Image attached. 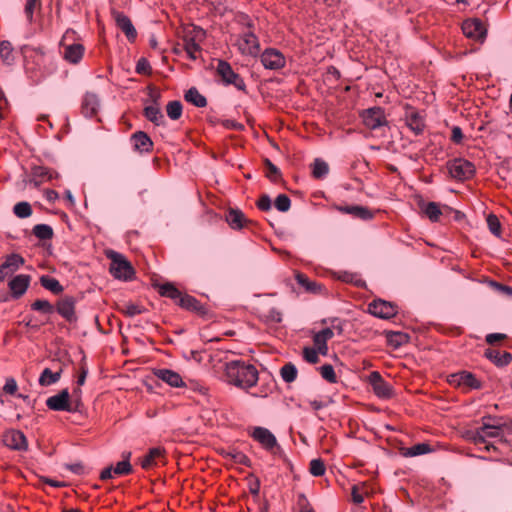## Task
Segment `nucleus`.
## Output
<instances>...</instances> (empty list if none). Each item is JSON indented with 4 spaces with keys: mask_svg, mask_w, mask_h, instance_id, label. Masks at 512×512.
Instances as JSON below:
<instances>
[{
    "mask_svg": "<svg viewBox=\"0 0 512 512\" xmlns=\"http://www.w3.org/2000/svg\"><path fill=\"white\" fill-rule=\"evenodd\" d=\"M224 379L228 384L247 391L257 384L259 374L253 364L231 360L225 363Z\"/></svg>",
    "mask_w": 512,
    "mask_h": 512,
    "instance_id": "1",
    "label": "nucleus"
},
{
    "mask_svg": "<svg viewBox=\"0 0 512 512\" xmlns=\"http://www.w3.org/2000/svg\"><path fill=\"white\" fill-rule=\"evenodd\" d=\"M491 417L484 418L482 426L471 433L470 439L475 444L486 443L488 438L498 439L502 437V424L490 423Z\"/></svg>",
    "mask_w": 512,
    "mask_h": 512,
    "instance_id": "2",
    "label": "nucleus"
},
{
    "mask_svg": "<svg viewBox=\"0 0 512 512\" xmlns=\"http://www.w3.org/2000/svg\"><path fill=\"white\" fill-rule=\"evenodd\" d=\"M105 255L111 260L109 271L112 276L119 280H128V260L122 254L111 249L106 250Z\"/></svg>",
    "mask_w": 512,
    "mask_h": 512,
    "instance_id": "3",
    "label": "nucleus"
},
{
    "mask_svg": "<svg viewBox=\"0 0 512 512\" xmlns=\"http://www.w3.org/2000/svg\"><path fill=\"white\" fill-rule=\"evenodd\" d=\"M216 71L225 85H233L238 90L245 91L246 85L244 80L232 69L227 61L219 60Z\"/></svg>",
    "mask_w": 512,
    "mask_h": 512,
    "instance_id": "4",
    "label": "nucleus"
},
{
    "mask_svg": "<svg viewBox=\"0 0 512 512\" xmlns=\"http://www.w3.org/2000/svg\"><path fill=\"white\" fill-rule=\"evenodd\" d=\"M448 171L456 180H466L475 173V166L470 161L463 158H456L447 164Z\"/></svg>",
    "mask_w": 512,
    "mask_h": 512,
    "instance_id": "5",
    "label": "nucleus"
},
{
    "mask_svg": "<svg viewBox=\"0 0 512 512\" xmlns=\"http://www.w3.org/2000/svg\"><path fill=\"white\" fill-rule=\"evenodd\" d=\"M251 436L262 448L273 454H276L277 450H280L275 435L267 428L260 426L254 427Z\"/></svg>",
    "mask_w": 512,
    "mask_h": 512,
    "instance_id": "6",
    "label": "nucleus"
},
{
    "mask_svg": "<svg viewBox=\"0 0 512 512\" xmlns=\"http://www.w3.org/2000/svg\"><path fill=\"white\" fill-rule=\"evenodd\" d=\"M368 382L377 397L381 399H388L392 397L393 387L383 379L378 371H373L369 374Z\"/></svg>",
    "mask_w": 512,
    "mask_h": 512,
    "instance_id": "7",
    "label": "nucleus"
},
{
    "mask_svg": "<svg viewBox=\"0 0 512 512\" xmlns=\"http://www.w3.org/2000/svg\"><path fill=\"white\" fill-rule=\"evenodd\" d=\"M262 65L269 70L282 69L286 64L284 55L275 48L265 49L260 57Z\"/></svg>",
    "mask_w": 512,
    "mask_h": 512,
    "instance_id": "8",
    "label": "nucleus"
},
{
    "mask_svg": "<svg viewBox=\"0 0 512 512\" xmlns=\"http://www.w3.org/2000/svg\"><path fill=\"white\" fill-rule=\"evenodd\" d=\"M363 123L369 129L375 130L387 124L384 109L372 107L363 112Z\"/></svg>",
    "mask_w": 512,
    "mask_h": 512,
    "instance_id": "9",
    "label": "nucleus"
},
{
    "mask_svg": "<svg viewBox=\"0 0 512 512\" xmlns=\"http://www.w3.org/2000/svg\"><path fill=\"white\" fill-rule=\"evenodd\" d=\"M368 310L373 316L381 319H390L397 313V309L394 304L381 299L374 300L370 303Z\"/></svg>",
    "mask_w": 512,
    "mask_h": 512,
    "instance_id": "10",
    "label": "nucleus"
},
{
    "mask_svg": "<svg viewBox=\"0 0 512 512\" xmlns=\"http://www.w3.org/2000/svg\"><path fill=\"white\" fill-rule=\"evenodd\" d=\"M238 47L242 54L256 56L260 51V44L253 32H245L238 41Z\"/></svg>",
    "mask_w": 512,
    "mask_h": 512,
    "instance_id": "11",
    "label": "nucleus"
},
{
    "mask_svg": "<svg viewBox=\"0 0 512 512\" xmlns=\"http://www.w3.org/2000/svg\"><path fill=\"white\" fill-rule=\"evenodd\" d=\"M70 394L68 389L61 390L58 394L50 396L46 400V405L50 410L53 411H67L71 412V406L69 403Z\"/></svg>",
    "mask_w": 512,
    "mask_h": 512,
    "instance_id": "12",
    "label": "nucleus"
},
{
    "mask_svg": "<svg viewBox=\"0 0 512 512\" xmlns=\"http://www.w3.org/2000/svg\"><path fill=\"white\" fill-rule=\"evenodd\" d=\"M139 464L143 469H151L160 464H164V450L160 447H154L141 458Z\"/></svg>",
    "mask_w": 512,
    "mask_h": 512,
    "instance_id": "13",
    "label": "nucleus"
},
{
    "mask_svg": "<svg viewBox=\"0 0 512 512\" xmlns=\"http://www.w3.org/2000/svg\"><path fill=\"white\" fill-rule=\"evenodd\" d=\"M463 34L474 40H482L485 36V28L478 19H468L462 24Z\"/></svg>",
    "mask_w": 512,
    "mask_h": 512,
    "instance_id": "14",
    "label": "nucleus"
},
{
    "mask_svg": "<svg viewBox=\"0 0 512 512\" xmlns=\"http://www.w3.org/2000/svg\"><path fill=\"white\" fill-rule=\"evenodd\" d=\"M57 312L69 323H75L77 316L75 313V299L71 296H66L58 301Z\"/></svg>",
    "mask_w": 512,
    "mask_h": 512,
    "instance_id": "15",
    "label": "nucleus"
},
{
    "mask_svg": "<svg viewBox=\"0 0 512 512\" xmlns=\"http://www.w3.org/2000/svg\"><path fill=\"white\" fill-rule=\"evenodd\" d=\"M5 445L13 450L23 451L27 449V439L19 430H10L4 434Z\"/></svg>",
    "mask_w": 512,
    "mask_h": 512,
    "instance_id": "16",
    "label": "nucleus"
},
{
    "mask_svg": "<svg viewBox=\"0 0 512 512\" xmlns=\"http://www.w3.org/2000/svg\"><path fill=\"white\" fill-rule=\"evenodd\" d=\"M130 141L132 142L133 150L140 154L149 153L153 148V141L143 131L135 132L130 137Z\"/></svg>",
    "mask_w": 512,
    "mask_h": 512,
    "instance_id": "17",
    "label": "nucleus"
},
{
    "mask_svg": "<svg viewBox=\"0 0 512 512\" xmlns=\"http://www.w3.org/2000/svg\"><path fill=\"white\" fill-rule=\"evenodd\" d=\"M450 382L458 386H463L470 389L481 388V382L475 377L474 374L467 371H462L451 375Z\"/></svg>",
    "mask_w": 512,
    "mask_h": 512,
    "instance_id": "18",
    "label": "nucleus"
},
{
    "mask_svg": "<svg viewBox=\"0 0 512 512\" xmlns=\"http://www.w3.org/2000/svg\"><path fill=\"white\" fill-rule=\"evenodd\" d=\"M101 107V102L95 93L87 92L82 100V113L86 118L95 116Z\"/></svg>",
    "mask_w": 512,
    "mask_h": 512,
    "instance_id": "19",
    "label": "nucleus"
},
{
    "mask_svg": "<svg viewBox=\"0 0 512 512\" xmlns=\"http://www.w3.org/2000/svg\"><path fill=\"white\" fill-rule=\"evenodd\" d=\"M155 376L171 387H182L185 385L181 375L171 369L160 368L154 371Z\"/></svg>",
    "mask_w": 512,
    "mask_h": 512,
    "instance_id": "20",
    "label": "nucleus"
},
{
    "mask_svg": "<svg viewBox=\"0 0 512 512\" xmlns=\"http://www.w3.org/2000/svg\"><path fill=\"white\" fill-rule=\"evenodd\" d=\"M128 474V455L123 456V459L119 461L115 466H110L103 469L100 473V479L106 481L108 479H115L120 475Z\"/></svg>",
    "mask_w": 512,
    "mask_h": 512,
    "instance_id": "21",
    "label": "nucleus"
},
{
    "mask_svg": "<svg viewBox=\"0 0 512 512\" xmlns=\"http://www.w3.org/2000/svg\"><path fill=\"white\" fill-rule=\"evenodd\" d=\"M30 280L31 277L26 274H19L10 280L9 288L12 292L13 298L18 299L26 292L30 285Z\"/></svg>",
    "mask_w": 512,
    "mask_h": 512,
    "instance_id": "22",
    "label": "nucleus"
},
{
    "mask_svg": "<svg viewBox=\"0 0 512 512\" xmlns=\"http://www.w3.org/2000/svg\"><path fill=\"white\" fill-rule=\"evenodd\" d=\"M406 124L416 135L422 134L425 128V122L422 115L416 111L406 113Z\"/></svg>",
    "mask_w": 512,
    "mask_h": 512,
    "instance_id": "23",
    "label": "nucleus"
},
{
    "mask_svg": "<svg viewBox=\"0 0 512 512\" xmlns=\"http://www.w3.org/2000/svg\"><path fill=\"white\" fill-rule=\"evenodd\" d=\"M337 210L362 220H369L373 217L372 212L368 208L359 205L339 206Z\"/></svg>",
    "mask_w": 512,
    "mask_h": 512,
    "instance_id": "24",
    "label": "nucleus"
},
{
    "mask_svg": "<svg viewBox=\"0 0 512 512\" xmlns=\"http://www.w3.org/2000/svg\"><path fill=\"white\" fill-rule=\"evenodd\" d=\"M485 356L497 366L508 365L512 360V355L510 353L501 352L492 348H489L485 351Z\"/></svg>",
    "mask_w": 512,
    "mask_h": 512,
    "instance_id": "25",
    "label": "nucleus"
},
{
    "mask_svg": "<svg viewBox=\"0 0 512 512\" xmlns=\"http://www.w3.org/2000/svg\"><path fill=\"white\" fill-rule=\"evenodd\" d=\"M144 116L156 126L164 124V115L161 112L159 105H147L144 108Z\"/></svg>",
    "mask_w": 512,
    "mask_h": 512,
    "instance_id": "26",
    "label": "nucleus"
},
{
    "mask_svg": "<svg viewBox=\"0 0 512 512\" xmlns=\"http://www.w3.org/2000/svg\"><path fill=\"white\" fill-rule=\"evenodd\" d=\"M226 221L232 229H241L247 220L242 211L231 209L226 216Z\"/></svg>",
    "mask_w": 512,
    "mask_h": 512,
    "instance_id": "27",
    "label": "nucleus"
},
{
    "mask_svg": "<svg viewBox=\"0 0 512 512\" xmlns=\"http://www.w3.org/2000/svg\"><path fill=\"white\" fill-rule=\"evenodd\" d=\"M84 48L81 44H72L65 48L64 57L70 63H78L83 56Z\"/></svg>",
    "mask_w": 512,
    "mask_h": 512,
    "instance_id": "28",
    "label": "nucleus"
},
{
    "mask_svg": "<svg viewBox=\"0 0 512 512\" xmlns=\"http://www.w3.org/2000/svg\"><path fill=\"white\" fill-rule=\"evenodd\" d=\"M0 58L6 65H12L15 62L14 49L10 41L0 42Z\"/></svg>",
    "mask_w": 512,
    "mask_h": 512,
    "instance_id": "29",
    "label": "nucleus"
},
{
    "mask_svg": "<svg viewBox=\"0 0 512 512\" xmlns=\"http://www.w3.org/2000/svg\"><path fill=\"white\" fill-rule=\"evenodd\" d=\"M184 97L187 102L196 107L203 108L207 105L206 98L195 87L188 89Z\"/></svg>",
    "mask_w": 512,
    "mask_h": 512,
    "instance_id": "30",
    "label": "nucleus"
},
{
    "mask_svg": "<svg viewBox=\"0 0 512 512\" xmlns=\"http://www.w3.org/2000/svg\"><path fill=\"white\" fill-rule=\"evenodd\" d=\"M62 370L53 372L49 368H45L39 377V384L41 386H50L57 383L61 377Z\"/></svg>",
    "mask_w": 512,
    "mask_h": 512,
    "instance_id": "31",
    "label": "nucleus"
},
{
    "mask_svg": "<svg viewBox=\"0 0 512 512\" xmlns=\"http://www.w3.org/2000/svg\"><path fill=\"white\" fill-rule=\"evenodd\" d=\"M40 283L41 285L52 292L53 294H60L63 291V286L60 284V282L53 277H50L48 275H43L40 277Z\"/></svg>",
    "mask_w": 512,
    "mask_h": 512,
    "instance_id": "32",
    "label": "nucleus"
},
{
    "mask_svg": "<svg viewBox=\"0 0 512 512\" xmlns=\"http://www.w3.org/2000/svg\"><path fill=\"white\" fill-rule=\"evenodd\" d=\"M46 174H48V168L37 165L33 166L31 168L29 183L33 184L35 187H39L41 183L46 180Z\"/></svg>",
    "mask_w": 512,
    "mask_h": 512,
    "instance_id": "33",
    "label": "nucleus"
},
{
    "mask_svg": "<svg viewBox=\"0 0 512 512\" xmlns=\"http://www.w3.org/2000/svg\"><path fill=\"white\" fill-rule=\"evenodd\" d=\"M298 370L296 366L289 362L280 369V375L286 383H292L296 380Z\"/></svg>",
    "mask_w": 512,
    "mask_h": 512,
    "instance_id": "34",
    "label": "nucleus"
},
{
    "mask_svg": "<svg viewBox=\"0 0 512 512\" xmlns=\"http://www.w3.org/2000/svg\"><path fill=\"white\" fill-rule=\"evenodd\" d=\"M159 293L161 296L171 298L177 302L179 301L182 294L172 283H165L160 285Z\"/></svg>",
    "mask_w": 512,
    "mask_h": 512,
    "instance_id": "35",
    "label": "nucleus"
},
{
    "mask_svg": "<svg viewBox=\"0 0 512 512\" xmlns=\"http://www.w3.org/2000/svg\"><path fill=\"white\" fill-rule=\"evenodd\" d=\"M329 172L328 164L322 159H315L312 165V174L317 179L324 178Z\"/></svg>",
    "mask_w": 512,
    "mask_h": 512,
    "instance_id": "36",
    "label": "nucleus"
},
{
    "mask_svg": "<svg viewBox=\"0 0 512 512\" xmlns=\"http://www.w3.org/2000/svg\"><path fill=\"white\" fill-rule=\"evenodd\" d=\"M182 111H183L182 103L178 100L170 101V102H168V104L166 106L167 116L171 120H178L182 115Z\"/></svg>",
    "mask_w": 512,
    "mask_h": 512,
    "instance_id": "37",
    "label": "nucleus"
},
{
    "mask_svg": "<svg viewBox=\"0 0 512 512\" xmlns=\"http://www.w3.org/2000/svg\"><path fill=\"white\" fill-rule=\"evenodd\" d=\"M178 304L187 310L191 311H198L201 308L200 302L190 295H182L180 296V299L178 301Z\"/></svg>",
    "mask_w": 512,
    "mask_h": 512,
    "instance_id": "38",
    "label": "nucleus"
},
{
    "mask_svg": "<svg viewBox=\"0 0 512 512\" xmlns=\"http://www.w3.org/2000/svg\"><path fill=\"white\" fill-rule=\"evenodd\" d=\"M33 234L40 240H49L53 237V229L47 224H37L33 227Z\"/></svg>",
    "mask_w": 512,
    "mask_h": 512,
    "instance_id": "39",
    "label": "nucleus"
},
{
    "mask_svg": "<svg viewBox=\"0 0 512 512\" xmlns=\"http://www.w3.org/2000/svg\"><path fill=\"white\" fill-rule=\"evenodd\" d=\"M184 49L188 57L192 60L197 58V52L200 51V45L196 42L193 37L184 38Z\"/></svg>",
    "mask_w": 512,
    "mask_h": 512,
    "instance_id": "40",
    "label": "nucleus"
},
{
    "mask_svg": "<svg viewBox=\"0 0 512 512\" xmlns=\"http://www.w3.org/2000/svg\"><path fill=\"white\" fill-rule=\"evenodd\" d=\"M423 211L432 222H437L442 214L439 205L435 202L425 204Z\"/></svg>",
    "mask_w": 512,
    "mask_h": 512,
    "instance_id": "41",
    "label": "nucleus"
},
{
    "mask_svg": "<svg viewBox=\"0 0 512 512\" xmlns=\"http://www.w3.org/2000/svg\"><path fill=\"white\" fill-rule=\"evenodd\" d=\"M13 212L18 218L24 219L32 214V208L28 202L22 201L14 205Z\"/></svg>",
    "mask_w": 512,
    "mask_h": 512,
    "instance_id": "42",
    "label": "nucleus"
},
{
    "mask_svg": "<svg viewBox=\"0 0 512 512\" xmlns=\"http://www.w3.org/2000/svg\"><path fill=\"white\" fill-rule=\"evenodd\" d=\"M431 451L429 444L427 443H418L410 448H408L404 455L408 457H415L419 455L427 454Z\"/></svg>",
    "mask_w": 512,
    "mask_h": 512,
    "instance_id": "43",
    "label": "nucleus"
},
{
    "mask_svg": "<svg viewBox=\"0 0 512 512\" xmlns=\"http://www.w3.org/2000/svg\"><path fill=\"white\" fill-rule=\"evenodd\" d=\"M41 7V1L40 0H26L25 6H24V14L26 16L28 23H33L34 21V12L37 8Z\"/></svg>",
    "mask_w": 512,
    "mask_h": 512,
    "instance_id": "44",
    "label": "nucleus"
},
{
    "mask_svg": "<svg viewBox=\"0 0 512 512\" xmlns=\"http://www.w3.org/2000/svg\"><path fill=\"white\" fill-rule=\"evenodd\" d=\"M31 308L43 314H52L55 311L54 306L47 300L38 299L32 303Z\"/></svg>",
    "mask_w": 512,
    "mask_h": 512,
    "instance_id": "45",
    "label": "nucleus"
},
{
    "mask_svg": "<svg viewBox=\"0 0 512 512\" xmlns=\"http://www.w3.org/2000/svg\"><path fill=\"white\" fill-rule=\"evenodd\" d=\"M112 17L125 36L128 37V17L116 10H112Z\"/></svg>",
    "mask_w": 512,
    "mask_h": 512,
    "instance_id": "46",
    "label": "nucleus"
},
{
    "mask_svg": "<svg viewBox=\"0 0 512 512\" xmlns=\"http://www.w3.org/2000/svg\"><path fill=\"white\" fill-rule=\"evenodd\" d=\"M226 457L233 460L235 463L242 464L244 466H250V459L241 451L231 450L226 453Z\"/></svg>",
    "mask_w": 512,
    "mask_h": 512,
    "instance_id": "47",
    "label": "nucleus"
},
{
    "mask_svg": "<svg viewBox=\"0 0 512 512\" xmlns=\"http://www.w3.org/2000/svg\"><path fill=\"white\" fill-rule=\"evenodd\" d=\"M319 370H320V374H321L323 379H325L329 383H336L337 382V377H336V374H335V370H334V367L331 364L322 365L319 368Z\"/></svg>",
    "mask_w": 512,
    "mask_h": 512,
    "instance_id": "48",
    "label": "nucleus"
},
{
    "mask_svg": "<svg viewBox=\"0 0 512 512\" xmlns=\"http://www.w3.org/2000/svg\"><path fill=\"white\" fill-rule=\"evenodd\" d=\"M487 225L490 230V232L495 235L496 237H499L501 234V223L498 219V217L494 214H489L487 216Z\"/></svg>",
    "mask_w": 512,
    "mask_h": 512,
    "instance_id": "49",
    "label": "nucleus"
},
{
    "mask_svg": "<svg viewBox=\"0 0 512 512\" xmlns=\"http://www.w3.org/2000/svg\"><path fill=\"white\" fill-rule=\"evenodd\" d=\"M296 280L299 285L304 287L307 291L316 292L319 289V285L316 282H312L304 274H297Z\"/></svg>",
    "mask_w": 512,
    "mask_h": 512,
    "instance_id": "50",
    "label": "nucleus"
},
{
    "mask_svg": "<svg viewBox=\"0 0 512 512\" xmlns=\"http://www.w3.org/2000/svg\"><path fill=\"white\" fill-rule=\"evenodd\" d=\"M274 205L280 212H287L291 206L290 198L285 194H280L276 197Z\"/></svg>",
    "mask_w": 512,
    "mask_h": 512,
    "instance_id": "51",
    "label": "nucleus"
},
{
    "mask_svg": "<svg viewBox=\"0 0 512 512\" xmlns=\"http://www.w3.org/2000/svg\"><path fill=\"white\" fill-rule=\"evenodd\" d=\"M325 470H326L325 464L321 459L311 460L309 471L313 476H315V477L322 476V475H324Z\"/></svg>",
    "mask_w": 512,
    "mask_h": 512,
    "instance_id": "52",
    "label": "nucleus"
},
{
    "mask_svg": "<svg viewBox=\"0 0 512 512\" xmlns=\"http://www.w3.org/2000/svg\"><path fill=\"white\" fill-rule=\"evenodd\" d=\"M135 71L140 75H149L152 72V67L145 57H141L136 63Z\"/></svg>",
    "mask_w": 512,
    "mask_h": 512,
    "instance_id": "53",
    "label": "nucleus"
},
{
    "mask_svg": "<svg viewBox=\"0 0 512 512\" xmlns=\"http://www.w3.org/2000/svg\"><path fill=\"white\" fill-rule=\"evenodd\" d=\"M8 269L17 270L24 263V259L19 254H10L5 262Z\"/></svg>",
    "mask_w": 512,
    "mask_h": 512,
    "instance_id": "54",
    "label": "nucleus"
},
{
    "mask_svg": "<svg viewBox=\"0 0 512 512\" xmlns=\"http://www.w3.org/2000/svg\"><path fill=\"white\" fill-rule=\"evenodd\" d=\"M266 165V176L273 182H276L280 178L279 169L269 160H265Z\"/></svg>",
    "mask_w": 512,
    "mask_h": 512,
    "instance_id": "55",
    "label": "nucleus"
},
{
    "mask_svg": "<svg viewBox=\"0 0 512 512\" xmlns=\"http://www.w3.org/2000/svg\"><path fill=\"white\" fill-rule=\"evenodd\" d=\"M406 341V335L400 332H394L388 336V342L394 348L400 347Z\"/></svg>",
    "mask_w": 512,
    "mask_h": 512,
    "instance_id": "56",
    "label": "nucleus"
},
{
    "mask_svg": "<svg viewBox=\"0 0 512 512\" xmlns=\"http://www.w3.org/2000/svg\"><path fill=\"white\" fill-rule=\"evenodd\" d=\"M313 343L317 352L321 355H326L328 353L327 341L318 337L317 335L313 336Z\"/></svg>",
    "mask_w": 512,
    "mask_h": 512,
    "instance_id": "57",
    "label": "nucleus"
},
{
    "mask_svg": "<svg viewBox=\"0 0 512 512\" xmlns=\"http://www.w3.org/2000/svg\"><path fill=\"white\" fill-rule=\"evenodd\" d=\"M318 353L316 349L310 347H306L303 350L304 359L311 364H315L319 361Z\"/></svg>",
    "mask_w": 512,
    "mask_h": 512,
    "instance_id": "58",
    "label": "nucleus"
},
{
    "mask_svg": "<svg viewBox=\"0 0 512 512\" xmlns=\"http://www.w3.org/2000/svg\"><path fill=\"white\" fill-rule=\"evenodd\" d=\"M272 202L268 195H262L257 201V207L262 211H268L271 209Z\"/></svg>",
    "mask_w": 512,
    "mask_h": 512,
    "instance_id": "59",
    "label": "nucleus"
},
{
    "mask_svg": "<svg viewBox=\"0 0 512 512\" xmlns=\"http://www.w3.org/2000/svg\"><path fill=\"white\" fill-rule=\"evenodd\" d=\"M298 505L300 507L299 512H315L312 508V506L307 501L304 494H300L298 498Z\"/></svg>",
    "mask_w": 512,
    "mask_h": 512,
    "instance_id": "60",
    "label": "nucleus"
},
{
    "mask_svg": "<svg viewBox=\"0 0 512 512\" xmlns=\"http://www.w3.org/2000/svg\"><path fill=\"white\" fill-rule=\"evenodd\" d=\"M3 390L4 392L8 393V394H15V392L17 391V382L14 378H8L6 380V383L3 387Z\"/></svg>",
    "mask_w": 512,
    "mask_h": 512,
    "instance_id": "61",
    "label": "nucleus"
},
{
    "mask_svg": "<svg viewBox=\"0 0 512 512\" xmlns=\"http://www.w3.org/2000/svg\"><path fill=\"white\" fill-rule=\"evenodd\" d=\"M506 338L505 334L502 333H490L486 336V342L490 345H493L497 341L503 340Z\"/></svg>",
    "mask_w": 512,
    "mask_h": 512,
    "instance_id": "62",
    "label": "nucleus"
},
{
    "mask_svg": "<svg viewBox=\"0 0 512 512\" xmlns=\"http://www.w3.org/2000/svg\"><path fill=\"white\" fill-rule=\"evenodd\" d=\"M451 139L455 143H460L463 139V132L459 126H454L452 129Z\"/></svg>",
    "mask_w": 512,
    "mask_h": 512,
    "instance_id": "63",
    "label": "nucleus"
},
{
    "mask_svg": "<svg viewBox=\"0 0 512 512\" xmlns=\"http://www.w3.org/2000/svg\"><path fill=\"white\" fill-rule=\"evenodd\" d=\"M315 335L322 338L323 340H330L334 336V332L331 328H324L321 331L317 332Z\"/></svg>",
    "mask_w": 512,
    "mask_h": 512,
    "instance_id": "64",
    "label": "nucleus"
}]
</instances>
